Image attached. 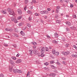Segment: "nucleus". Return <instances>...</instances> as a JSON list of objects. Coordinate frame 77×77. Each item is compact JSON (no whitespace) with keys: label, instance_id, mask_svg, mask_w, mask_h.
<instances>
[{"label":"nucleus","instance_id":"47","mask_svg":"<svg viewBox=\"0 0 77 77\" xmlns=\"http://www.w3.org/2000/svg\"><path fill=\"white\" fill-rule=\"evenodd\" d=\"M46 50L47 51H48V48H46Z\"/></svg>","mask_w":77,"mask_h":77},{"label":"nucleus","instance_id":"50","mask_svg":"<svg viewBox=\"0 0 77 77\" xmlns=\"http://www.w3.org/2000/svg\"><path fill=\"white\" fill-rule=\"evenodd\" d=\"M19 56H20V54H18L17 55L16 57H19Z\"/></svg>","mask_w":77,"mask_h":77},{"label":"nucleus","instance_id":"16","mask_svg":"<svg viewBox=\"0 0 77 77\" xmlns=\"http://www.w3.org/2000/svg\"><path fill=\"white\" fill-rule=\"evenodd\" d=\"M56 52V50L54 49H53L52 51V53L53 54H54Z\"/></svg>","mask_w":77,"mask_h":77},{"label":"nucleus","instance_id":"45","mask_svg":"<svg viewBox=\"0 0 77 77\" xmlns=\"http://www.w3.org/2000/svg\"><path fill=\"white\" fill-rule=\"evenodd\" d=\"M4 46H5V47H8V45L5 44H4Z\"/></svg>","mask_w":77,"mask_h":77},{"label":"nucleus","instance_id":"60","mask_svg":"<svg viewBox=\"0 0 77 77\" xmlns=\"http://www.w3.org/2000/svg\"><path fill=\"white\" fill-rule=\"evenodd\" d=\"M65 38H62V40H63V41H65Z\"/></svg>","mask_w":77,"mask_h":77},{"label":"nucleus","instance_id":"56","mask_svg":"<svg viewBox=\"0 0 77 77\" xmlns=\"http://www.w3.org/2000/svg\"><path fill=\"white\" fill-rule=\"evenodd\" d=\"M73 18H76V15H74L73 16Z\"/></svg>","mask_w":77,"mask_h":77},{"label":"nucleus","instance_id":"30","mask_svg":"<svg viewBox=\"0 0 77 77\" xmlns=\"http://www.w3.org/2000/svg\"><path fill=\"white\" fill-rule=\"evenodd\" d=\"M25 4H27V3H28V1L27 0H25Z\"/></svg>","mask_w":77,"mask_h":77},{"label":"nucleus","instance_id":"33","mask_svg":"<svg viewBox=\"0 0 77 77\" xmlns=\"http://www.w3.org/2000/svg\"><path fill=\"white\" fill-rule=\"evenodd\" d=\"M57 23H61V21H60V20H57Z\"/></svg>","mask_w":77,"mask_h":77},{"label":"nucleus","instance_id":"7","mask_svg":"<svg viewBox=\"0 0 77 77\" xmlns=\"http://www.w3.org/2000/svg\"><path fill=\"white\" fill-rule=\"evenodd\" d=\"M13 69V66L12 65H10L9 66V70L10 72H12Z\"/></svg>","mask_w":77,"mask_h":77},{"label":"nucleus","instance_id":"25","mask_svg":"<svg viewBox=\"0 0 77 77\" xmlns=\"http://www.w3.org/2000/svg\"><path fill=\"white\" fill-rule=\"evenodd\" d=\"M21 18H22V16H19L17 17V20H20V19H21Z\"/></svg>","mask_w":77,"mask_h":77},{"label":"nucleus","instance_id":"26","mask_svg":"<svg viewBox=\"0 0 77 77\" xmlns=\"http://www.w3.org/2000/svg\"><path fill=\"white\" fill-rule=\"evenodd\" d=\"M41 57H44V56L45 55H44V53H41Z\"/></svg>","mask_w":77,"mask_h":77},{"label":"nucleus","instance_id":"9","mask_svg":"<svg viewBox=\"0 0 77 77\" xmlns=\"http://www.w3.org/2000/svg\"><path fill=\"white\" fill-rule=\"evenodd\" d=\"M17 12L19 15H21V14H22V11L20 9H18L17 10Z\"/></svg>","mask_w":77,"mask_h":77},{"label":"nucleus","instance_id":"15","mask_svg":"<svg viewBox=\"0 0 77 77\" xmlns=\"http://www.w3.org/2000/svg\"><path fill=\"white\" fill-rule=\"evenodd\" d=\"M59 52H56L54 54V55H55V56H58V55H59Z\"/></svg>","mask_w":77,"mask_h":77},{"label":"nucleus","instance_id":"52","mask_svg":"<svg viewBox=\"0 0 77 77\" xmlns=\"http://www.w3.org/2000/svg\"><path fill=\"white\" fill-rule=\"evenodd\" d=\"M21 35H22V36H24V35H25V34H24V33L23 32V33H22Z\"/></svg>","mask_w":77,"mask_h":77},{"label":"nucleus","instance_id":"11","mask_svg":"<svg viewBox=\"0 0 77 77\" xmlns=\"http://www.w3.org/2000/svg\"><path fill=\"white\" fill-rule=\"evenodd\" d=\"M9 63L11 64H12V65H14V64H15L14 62L12 60H9Z\"/></svg>","mask_w":77,"mask_h":77},{"label":"nucleus","instance_id":"10","mask_svg":"<svg viewBox=\"0 0 77 77\" xmlns=\"http://www.w3.org/2000/svg\"><path fill=\"white\" fill-rule=\"evenodd\" d=\"M45 52V48H42L41 50V53H44Z\"/></svg>","mask_w":77,"mask_h":77},{"label":"nucleus","instance_id":"53","mask_svg":"<svg viewBox=\"0 0 77 77\" xmlns=\"http://www.w3.org/2000/svg\"><path fill=\"white\" fill-rule=\"evenodd\" d=\"M33 48L34 49H36V46H34L33 47Z\"/></svg>","mask_w":77,"mask_h":77},{"label":"nucleus","instance_id":"40","mask_svg":"<svg viewBox=\"0 0 77 77\" xmlns=\"http://www.w3.org/2000/svg\"><path fill=\"white\" fill-rule=\"evenodd\" d=\"M58 17H59V16H58V15H56L55 16V18H58Z\"/></svg>","mask_w":77,"mask_h":77},{"label":"nucleus","instance_id":"63","mask_svg":"<svg viewBox=\"0 0 77 77\" xmlns=\"http://www.w3.org/2000/svg\"><path fill=\"white\" fill-rule=\"evenodd\" d=\"M63 63V64H65V62L64 61H63L62 62Z\"/></svg>","mask_w":77,"mask_h":77},{"label":"nucleus","instance_id":"38","mask_svg":"<svg viewBox=\"0 0 77 77\" xmlns=\"http://www.w3.org/2000/svg\"><path fill=\"white\" fill-rule=\"evenodd\" d=\"M52 77H54V76H56V74H52Z\"/></svg>","mask_w":77,"mask_h":77},{"label":"nucleus","instance_id":"4","mask_svg":"<svg viewBox=\"0 0 77 77\" xmlns=\"http://www.w3.org/2000/svg\"><path fill=\"white\" fill-rule=\"evenodd\" d=\"M62 54L64 55L65 56H67V55L69 54V52H62Z\"/></svg>","mask_w":77,"mask_h":77},{"label":"nucleus","instance_id":"36","mask_svg":"<svg viewBox=\"0 0 77 77\" xmlns=\"http://www.w3.org/2000/svg\"><path fill=\"white\" fill-rule=\"evenodd\" d=\"M69 45L68 44H66L65 45V46L66 47H69Z\"/></svg>","mask_w":77,"mask_h":77},{"label":"nucleus","instance_id":"3","mask_svg":"<svg viewBox=\"0 0 77 77\" xmlns=\"http://www.w3.org/2000/svg\"><path fill=\"white\" fill-rule=\"evenodd\" d=\"M8 11L9 12V14L10 15H13L14 16V11L11 10V9L10 8H8Z\"/></svg>","mask_w":77,"mask_h":77},{"label":"nucleus","instance_id":"44","mask_svg":"<svg viewBox=\"0 0 77 77\" xmlns=\"http://www.w3.org/2000/svg\"><path fill=\"white\" fill-rule=\"evenodd\" d=\"M47 38H48V39H49L50 38V36H49V35H47Z\"/></svg>","mask_w":77,"mask_h":77},{"label":"nucleus","instance_id":"12","mask_svg":"<svg viewBox=\"0 0 77 77\" xmlns=\"http://www.w3.org/2000/svg\"><path fill=\"white\" fill-rule=\"evenodd\" d=\"M31 44H33V45H35L36 46V45H37V43L36 42H31Z\"/></svg>","mask_w":77,"mask_h":77},{"label":"nucleus","instance_id":"49","mask_svg":"<svg viewBox=\"0 0 77 77\" xmlns=\"http://www.w3.org/2000/svg\"><path fill=\"white\" fill-rule=\"evenodd\" d=\"M26 9H27V7H25L24 8V9L25 11L26 10Z\"/></svg>","mask_w":77,"mask_h":77},{"label":"nucleus","instance_id":"59","mask_svg":"<svg viewBox=\"0 0 77 77\" xmlns=\"http://www.w3.org/2000/svg\"><path fill=\"white\" fill-rule=\"evenodd\" d=\"M30 4L31 5H33V2H31Z\"/></svg>","mask_w":77,"mask_h":77},{"label":"nucleus","instance_id":"27","mask_svg":"<svg viewBox=\"0 0 77 77\" xmlns=\"http://www.w3.org/2000/svg\"><path fill=\"white\" fill-rule=\"evenodd\" d=\"M32 2H33V3L35 4L37 3V2H36V0H32Z\"/></svg>","mask_w":77,"mask_h":77},{"label":"nucleus","instance_id":"23","mask_svg":"<svg viewBox=\"0 0 77 77\" xmlns=\"http://www.w3.org/2000/svg\"><path fill=\"white\" fill-rule=\"evenodd\" d=\"M54 36H55V38H57L58 37V35L57 33H55L54 34Z\"/></svg>","mask_w":77,"mask_h":77},{"label":"nucleus","instance_id":"29","mask_svg":"<svg viewBox=\"0 0 77 77\" xmlns=\"http://www.w3.org/2000/svg\"><path fill=\"white\" fill-rule=\"evenodd\" d=\"M23 23H20L19 24V26H21V25H23Z\"/></svg>","mask_w":77,"mask_h":77},{"label":"nucleus","instance_id":"61","mask_svg":"<svg viewBox=\"0 0 77 77\" xmlns=\"http://www.w3.org/2000/svg\"><path fill=\"white\" fill-rule=\"evenodd\" d=\"M66 17L67 18H68V17H69V15H66Z\"/></svg>","mask_w":77,"mask_h":77},{"label":"nucleus","instance_id":"46","mask_svg":"<svg viewBox=\"0 0 77 77\" xmlns=\"http://www.w3.org/2000/svg\"><path fill=\"white\" fill-rule=\"evenodd\" d=\"M26 77H30L29 73H28L27 74Z\"/></svg>","mask_w":77,"mask_h":77},{"label":"nucleus","instance_id":"1","mask_svg":"<svg viewBox=\"0 0 77 77\" xmlns=\"http://www.w3.org/2000/svg\"><path fill=\"white\" fill-rule=\"evenodd\" d=\"M13 72L15 74H17V73H22L23 71L18 69H14Z\"/></svg>","mask_w":77,"mask_h":77},{"label":"nucleus","instance_id":"51","mask_svg":"<svg viewBox=\"0 0 77 77\" xmlns=\"http://www.w3.org/2000/svg\"><path fill=\"white\" fill-rule=\"evenodd\" d=\"M70 7L71 8H73V6H74V5H72V4H71L70 5Z\"/></svg>","mask_w":77,"mask_h":77},{"label":"nucleus","instance_id":"24","mask_svg":"<svg viewBox=\"0 0 77 77\" xmlns=\"http://www.w3.org/2000/svg\"><path fill=\"white\" fill-rule=\"evenodd\" d=\"M11 58L12 59H14V60H16V59H17V58L15 57H12Z\"/></svg>","mask_w":77,"mask_h":77},{"label":"nucleus","instance_id":"13","mask_svg":"<svg viewBox=\"0 0 77 77\" xmlns=\"http://www.w3.org/2000/svg\"><path fill=\"white\" fill-rule=\"evenodd\" d=\"M66 24H67V25H69V26H71V23L69 22H66Z\"/></svg>","mask_w":77,"mask_h":77},{"label":"nucleus","instance_id":"32","mask_svg":"<svg viewBox=\"0 0 77 77\" xmlns=\"http://www.w3.org/2000/svg\"><path fill=\"white\" fill-rule=\"evenodd\" d=\"M54 63V61H51L50 62V63H51V64H52V63Z\"/></svg>","mask_w":77,"mask_h":77},{"label":"nucleus","instance_id":"5","mask_svg":"<svg viewBox=\"0 0 77 77\" xmlns=\"http://www.w3.org/2000/svg\"><path fill=\"white\" fill-rule=\"evenodd\" d=\"M22 62V60L21 59H19L16 61L15 63H21Z\"/></svg>","mask_w":77,"mask_h":77},{"label":"nucleus","instance_id":"57","mask_svg":"<svg viewBox=\"0 0 77 77\" xmlns=\"http://www.w3.org/2000/svg\"><path fill=\"white\" fill-rule=\"evenodd\" d=\"M45 19H47V16H46L45 17Z\"/></svg>","mask_w":77,"mask_h":77},{"label":"nucleus","instance_id":"19","mask_svg":"<svg viewBox=\"0 0 77 77\" xmlns=\"http://www.w3.org/2000/svg\"><path fill=\"white\" fill-rule=\"evenodd\" d=\"M29 51L30 52L29 54L31 55V56H32V50H29Z\"/></svg>","mask_w":77,"mask_h":77},{"label":"nucleus","instance_id":"17","mask_svg":"<svg viewBox=\"0 0 77 77\" xmlns=\"http://www.w3.org/2000/svg\"><path fill=\"white\" fill-rule=\"evenodd\" d=\"M27 12L29 14H32V11L30 10H28Z\"/></svg>","mask_w":77,"mask_h":77},{"label":"nucleus","instance_id":"21","mask_svg":"<svg viewBox=\"0 0 77 77\" xmlns=\"http://www.w3.org/2000/svg\"><path fill=\"white\" fill-rule=\"evenodd\" d=\"M53 43H54V44H57V42H56V41L55 40H53L52 41Z\"/></svg>","mask_w":77,"mask_h":77},{"label":"nucleus","instance_id":"62","mask_svg":"<svg viewBox=\"0 0 77 77\" xmlns=\"http://www.w3.org/2000/svg\"><path fill=\"white\" fill-rule=\"evenodd\" d=\"M20 34H21V35L23 33V31H21V32H20Z\"/></svg>","mask_w":77,"mask_h":77},{"label":"nucleus","instance_id":"42","mask_svg":"<svg viewBox=\"0 0 77 77\" xmlns=\"http://www.w3.org/2000/svg\"><path fill=\"white\" fill-rule=\"evenodd\" d=\"M44 64H45V65H46V66L48 65V63H44Z\"/></svg>","mask_w":77,"mask_h":77},{"label":"nucleus","instance_id":"34","mask_svg":"<svg viewBox=\"0 0 77 77\" xmlns=\"http://www.w3.org/2000/svg\"><path fill=\"white\" fill-rule=\"evenodd\" d=\"M28 20L29 21H31V20H32V17H29Z\"/></svg>","mask_w":77,"mask_h":77},{"label":"nucleus","instance_id":"31","mask_svg":"<svg viewBox=\"0 0 77 77\" xmlns=\"http://www.w3.org/2000/svg\"><path fill=\"white\" fill-rule=\"evenodd\" d=\"M51 68H53V69L55 68V67H54V66L51 65Z\"/></svg>","mask_w":77,"mask_h":77},{"label":"nucleus","instance_id":"54","mask_svg":"<svg viewBox=\"0 0 77 77\" xmlns=\"http://www.w3.org/2000/svg\"><path fill=\"white\" fill-rule=\"evenodd\" d=\"M60 3H63V0H60Z\"/></svg>","mask_w":77,"mask_h":77},{"label":"nucleus","instance_id":"6","mask_svg":"<svg viewBox=\"0 0 77 77\" xmlns=\"http://www.w3.org/2000/svg\"><path fill=\"white\" fill-rule=\"evenodd\" d=\"M33 53L35 54H38L39 53L38 51L35 49L33 50Z\"/></svg>","mask_w":77,"mask_h":77},{"label":"nucleus","instance_id":"64","mask_svg":"<svg viewBox=\"0 0 77 77\" xmlns=\"http://www.w3.org/2000/svg\"><path fill=\"white\" fill-rule=\"evenodd\" d=\"M52 73H51V74H50L49 75V76H52Z\"/></svg>","mask_w":77,"mask_h":77},{"label":"nucleus","instance_id":"55","mask_svg":"<svg viewBox=\"0 0 77 77\" xmlns=\"http://www.w3.org/2000/svg\"><path fill=\"white\" fill-rule=\"evenodd\" d=\"M13 46L14 47H15V48H16V47H17L16 45H13Z\"/></svg>","mask_w":77,"mask_h":77},{"label":"nucleus","instance_id":"14","mask_svg":"<svg viewBox=\"0 0 77 77\" xmlns=\"http://www.w3.org/2000/svg\"><path fill=\"white\" fill-rule=\"evenodd\" d=\"M1 12L4 14H6V12L5 11H4L3 10H2L1 11Z\"/></svg>","mask_w":77,"mask_h":77},{"label":"nucleus","instance_id":"28","mask_svg":"<svg viewBox=\"0 0 77 77\" xmlns=\"http://www.w3.org/2000/svg\"><path fill=\"white\" fill-rule=\"evenodd\" d=\"M35 16H39V14H38L36 13H35Z\"/></svg>","mask_w":77,"mask_h":77},{"label":"nucleus","instance_id":"48","mask_svg":"<svg viewBox=\"0 0 77 77\" xmlns=\"http://www.w3.org/2000/svg\"><path fill=\"white\" fill-rule=\"evenodd\" d=\"M12 30H13V29H9V31L10 32H12Z\"/></svg>","mask_w":77,"mask_h":77},{"label":"nucleus","instance_id":"39","mask_svg":"<svg viewBox=\"0 0 77 77\" xmlns=\"http://www.w3.org/2000/svg\"><path fill=\"white\" fill-rule=\"evenodd\" d=\"M5 30H6V31H9V29L6 28L5 29Z\"/></svg>","mask_w":77,"mask_h":77},{"label":"nucleus","instance_id":"22","mask_svg":"<svg viewBox=\"0 0 77 77\" xmlns=\"http://www.w3.org/2000/svg\"><path fill=\"white\" fill-rule=\"evenodd\" d=\"M40 14H45V12H44V11H40Z\"/></svg>","mask_w":77,"mask_h":77},{"label":"nucleus","instance_id":"35","mask_svg":"<svg viewBox=\"0 0 77 77\" xmlns=\"http://www.w3.org/2000/svg\"><path fill=\"white\" fill-rule=\"evenodd\" d=\"M0 77H4V76L3 75V74L2 73L1 74V75H0Z\"/></svg>","mask_w":77,"mask_h":77},{"label":"nucleus","instance_id":"41","mask_svg":"<svg viewBox=\"0 0 77 77\" xmlns=\"http://www.w3.org/2000/svg\"><path fill=\"white\" fill-rule=\"evenodd\" d=\"M47 10L48 11H51V8H48Z\"/></svg>","mask_w":77,"mask_h":77},{"label":"nucleus","instance_id":"58","mask_svg":"<svg viewBox=\"0 0 77 77\" xmlns=\"http://www.w3.org/2000/svg\"><path fill=\"white\" fill-rule=\"evenodd\" d=\"M15 37H17V38H18V37H19L18 35H15Z\"/></svg>","mask_w":77,"mask_h":77},{"label":"nucleus","instance_id":"18","mask_svg":"<svg viewBox=\"0 0 77 77\" xmlns=\"http://www.w3.org/2000/svg\"><path fill=\"white\" fill-rule=\"evenodd\" d=\"M27 26L28 27H29V28H30L31 27V26L30 25V24L29 23H26Z\"/></svg>","mask_w":77,"mask_h":77},{"label":"nucleus","instance_id":"8","mask_svg":"<svg viewBox=\"0 0 77 77\" xmlns=\"http://www.w3.org/2000/svg\"><path fill=\"white\" fill-rule=\"evenodd\" d=\"M60 7L59 6H58L56 8V10L57 11H56V12L57 13H58L59 12V10H60Z\"/></svg>","mask_w":77,"mask_h":77},{"label":"nucleus","instance_id":"37","mask_svg":"<svg viewBox=\"0 0 77 77\" xmlns=\"http://www.w3.org/2000/svg\"><path fill=\"white\" fill-rule=\"evenodd\" d=\"M73 48H75L76 50L77 49V47L75 46V45H73Z\"/></svg>","mask_w":77,"mask_h":77},{"label":"nucleus","instance_id":"2","mask_svg":"<svg viewBox=\"0 0 77 77\" xmlns=\"http://www.w3.org/2000/svg\"><path fill=\"white\" fill-rule=\"evenodd\" d=\"M18 20H17L16 19V18H15L14 17V16H13L11 17V20L12 21H13V22H14L15 23H18Z\"/></svg>","mask_w":77,"mask_h":77},{"label":"nucleus","instance_id":"20","mask_svg":"<svg viewBox=\"0 0 77 77\" xmlns=\"http://www.w3.org/2000/svg\"><path fill=\"white\" fill-rule=\"evenodd\" d=\"M45 14H47L48 13V11L45 10L44 11Z\"/></svg>","mask_w":77,"mask_h":77},{"label":"nucleus","instance_id":"43","mask_svg":"<svg viewBox=\"0 0 77 77\" xmlns=\"http://www.w3.org/2000/svg\"><path fill=\"white\" fill-rule=\"evenodd\" d=\"M65 2L66 3H68L69 2V0H65Z\"/></svg>","mask_w":77,"mask_h":77}]
</instances>
